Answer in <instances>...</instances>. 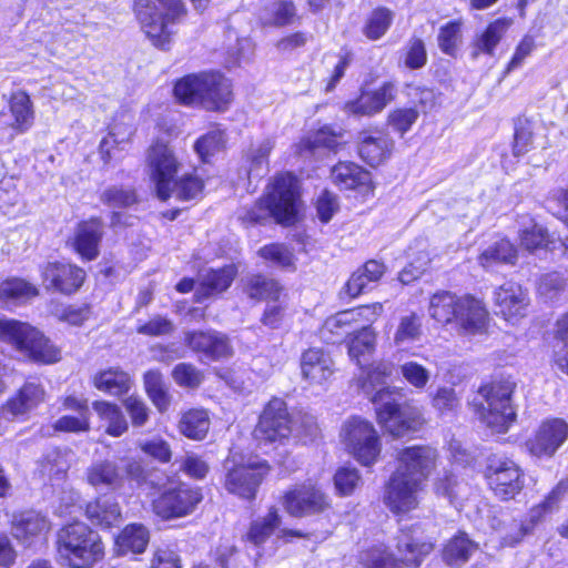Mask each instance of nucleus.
Returning <instances> with one entry per match:
<instances>
[{"mask_svg":"<svg viewBox=\"0 0 568 568\" xmlns=\"http://www.w3.org/2000/svg\"><path fill=\"white\" fill-rule=\"evenodd\" d=\"M298 181L291 173L277 175L266 195L252 207L245 209L240 219L246 225L263 224L270 219L292 224L298 210Z\"/></svg>","mask_w":568,"mask_h":568,"instance_id":"nucleus-1","label":"nucleus"},{"mask_svg":"<svg viewBox=\"0 0 568 568\" xmlns=\"http://www.w3.org/2000/svg\"><path fill=\"white\" fill-rule=\"evenodd\" d=\"M104 544L98 532L85 523L74 521L63 526L57 535V556L68 568H93L103 560Z\"/></svg>","mask_w":568,"mask_h":568,"instance_id":"nucleus-2","label":"nucleus"},{"mask_svg":"<svg viewBox=\"0 0 568 568\" xmlns=\"http://www.w3.org/2000/svg\"><path fill=\"white\" fill-rule=\"evenodd\" d=\"M174 95L183 104L220 111L231 102L232 87L221 73L203 72L181 79L174 87Z\"/></svg>","mask_w":568,"mask_h":568,"instance_id":"nucleus-3","label":"nucleus"},{"mask_svg":"<svg viewBox=\"0 0 568 568\" xmlns=\"http://www.w3.org/2000/svg\"><path fill=\"white\" fill-rule=\"evenodd\" d=\"M0 339L11 344L28 359L40 364L60 361V349L28 323L0 316Z\"/></svg>","mask_w":568,"mask_h":568,"instance_id":"nucleus-4","label":"nucleus"},{"mask_svg":"<svg viewBox=\"0 0 568 568\" xmlns=\"http://www.w3.org/2000/svg\"><path fill=\"white\" fill-rule=\"evenodd\" d=\"M516 384L509 379L494 381L478 389L480 402L475 404L481 423L496 433H505L516 419L513 394Z\"/></svg>","mask_w":568,"mask_h":568,"instance_id":"nucleus-5","label":"nucleus"},{"mask_svg":"<svg viewBox=\"0 0 568 568\" xmlns=\"http://www.w3.org/2000/svg\"><path fill=\"white\" fill-rule=\"evenodd\" d=\"M399 396L395 389L382 388L372 397L378 423L393 437L416 432L423 424L419 409L408 403H398Z\"/></svg>","mask_w":568,"mask_h":568,"instance_id":"nucleus-6","label":"nucleus"},{"mask_svg":"<svg viewBox=\"0 0 568 568\" xmlns=\"http://www.w3.org/2000/svg\"><path fill=\"white\" fill-rule=\"evenodd\" d=\"M166 10L165 14L158 11L151 0H135L134 11L145 34L153 44L164 49L170 43L169 23L184 13L181 0H158Z\"/></svg>","mask_w":568,"mask_h":568,"instance_id":"nucleus-7","label":"nucleus"},{"mask_svg":"<svg viewBox=\"0 0 568 568\" xmlns=\"http://www.w3.org/2000/svg\"><path fill=\"white\" fill-rule=\"evenodd\" d=\"M339 436L346 450L362 465L376 463L381 454V440L371 422L353 416L343 424Z\"/></svg>","mask_w":568,"mask_h":568,"instance_id":"nucleus-8","label":"nucleus"},{"mask_svg":"<svg viewBox=\"0 0 568 568\" xmlns=\"http://www.w3.org/2000/svg\"><path fill=\"white\" fill-rule=\"evenodd\" d=\"M146 165L158 197L166 201L172 195V183L182 166L174 150L162 141L154 142L148 149Z\"/></svg>","mask_w":568,"mask_h":568,"instance_id":"nucleus-9","label":"nucleus"},{"mask_svg":"<svg viewBox=\"0 0 568 568\" xmlns=\"http://www.w3.org/2000/svg\"><path fill=\"white\" fill-rule=\"evenodd\" d=\"M494 494L503 499H513L524 488V474L519 466L505 456H491L485 471Z\"/></svg>","mask_w":568,"mask_h":568,"instance_id":"nucleus-10","label":"nucleus"},{"mask_svg":"<svg viewBox=\"0 0 568 568\" xmlns=\"http://www.w3.org/2000/svg\"><path fill=\"white\" fill-rule=\"evenodd\" d=\"M293 434V419L281 398L271 399L260 416L254 436L260 443H282Z\"/></svg>","mask_w":568,"mask_h":568,"instance_id":"nucleus-11","label":"nucleus"},{"mask_svg":"<svg viewBox=\"0 0 568 568\" xmlns=\"http://www.w3.org/2000/svg\"><path fill=\"white\" fill-rule=\"evenodd\" d=\"M224 488L232 495L251 500L254 499L257 489L268 473L265 463H248L230 466L225 464Z\"/></svg>","mask_w":568,"mask_h":568,"instance_id":"nucleus-12","label":"nucleus"},{"mask_svg":"<svg viewBox=\"0 0 568 568\" xmlns=\"http://www.w3.org/2000/svg\"><path fill=\"white\" fill-rule=\"evenodd\" d=\"M396 550L402 568H418L434 550V542L418 524L403 526L396 536Z\"/></svg>","mask_w":568,"mask_h":568,"instance_id":"nucleus-13","label":"nucleus"},{"mask_svg":"<svg viewBox=\"0 0 568 568\" xmlns=\"http://www.w3.org/2000/svg\"><path fill=\"white\" fill-rule=\"evenodd\" d=\"M283 507L293 517L322 514L331 507L328 496L312 484L296 485L283 496Z\"/></svg>","mask_w":568,"mask_h":568,"instance_id":"nucleus-14","label":"nucleus"},{"mask_svg":"<svg viewBox=\"0 0 568 568\" xmlns=\"http://www.w3.org/2000/svg\"><path fill=\"white\" fill-rule=\"evenodd\" d=\"M184 344L201 361L217 362L230 358L233 355V347L225 333L215 329L185 331Z\"/></svg>","mask_w":568,"mask_h":568,"instance_id":"nucleus-15","label":"nucleus"},{"mask_svg":"<svg viewBox=\"0 0 568 568\" xmlns=\"http://www.w3.org/2000/svg\"><path fill=\"white\" fill-rule=\"evenodd\" d=\"M202 500L199 488L181 484L175 488L163 491L153 500L154 513L163 519H172L187 516L193 513Z\"/></svg>","mask_w":568,"mask_h":568,"instance_id":"nucleus-16","label":"nucleus"},{"mask_svg":"<svg viewBox=\"0 0 568 568\" xmlns=\"http://www.w3.org/2000/svg\"><path fill=\"white\" fill-rule=\"evenodd\" d=\"M568 438V423L551 418L541 423L535 435L526 442L528 452L538 458H551Z\"/></svg>","mask_w":568,"mask_h":568,"instance_id":"nucleus-17","label":"nucleus"},{"mask_svg":"<svg viewBox=\"0 0 568 568\" xmlns=\"http://www.w3.org/2000/svg\"><path fill=\"white\" fill-rule=\"evenodd\" d=\"M437 452L429 446L406 447L397 454L396 471L413 483L423 484L435 468Z\"/></svg>","mask_w":568,"mask_h":568,"instance_id":"nucleus-18","label":"nucleus"},{"mask_svg":"<svg viewBox=\"0 0 568 568\" xmlns=\"http://www.w3.org/2000/svg\"><path fill=\"white\" fill-rule=\"evenodd\" d=\"M568 494V478L561 479L557 485L545 496V498L537 505L530 508L528 513L527 524L513 523L515 529L518 530L517 537H505L508 545L518 542L525 535L532 531V529L540 524L547 515L557 511L560 504Z\"/></svg>","mask_w":568,"mask_h":568,"instance_id":"nucleus-19","label":"nucleus"},{"mask_svg":"<svg viewBox=\"0 0 568 568\" xmlns=\"http://www.w3.org/2000/svg\"><path fill=\"white\" fill-rule=\"evenodd\" d=\"M43 284L63 294L77 292L85 280V271L74 264L50 262L41 271Z\"/></svg>","mask_w":568,"mask_h":568,"instance_id":"nucleus-20","label":"nucleus"},{"mask_svg":"<svg viewBox=\"0 0 568 568\" xmlns=\"http://www.w3.org/2000/svg\"><path fill=\"white\" fill-rule=\"evenodd\" d=\"M50 528L48 518L34 510L14 513L11 518V534L26 547L44 539Z\"/></svg>","mask_w":568,"mask_h":568,"instance_id":"nucleus-21","label":"nucleus"},{"mask_svg":"<svg viewBox=\"0 0 568 568\" xmlns=\"http://www.w3.org/2000/svg\"><path fill=\"white\" fill-rule=\"evenodd\" d=\"M420 489L422 484L413 483V479L395 470L386 489L385 503L396 514L408 513L417 507V493Z\"/></svg>","mask_w":568,"mask_h":568,"instance_id":"nucleus-22","label":"nucleus"},{"mask_svg":"<svg viewBox=\"0 0 568 568\" xmlns=\"http://www.w3.org/2000/svg\"><path fill=\"white\" fill-rule=\"evenodd\" d=\"M494 302L505 320L516 321L526 315L529 305L528 292L520 284L508 281L494 291Z\"/></svg>","mask_w":568,"mask_h":568,"instance_id":"nucleus-23","label":"nucleus"},{"mask_svg":"<svg viewBox=\"0 0 568 568\" xmlns=\"http://www.w3.org/2000/svg\"><path fill=\"white\" fill-rule=\"evenodd\" d=\"M102 237L103 222L99 217H92L77 225L71 245L82 260L93 261L100 254Z\"/></svg>","mask_w":568,"mask_h":568,"instance_id":"nucleus-24","label":"nucleus"},{"mask_svg":"<svg viewBox=\"0 0 568 568\" xmlns=\"http://www.w3.org/2000/svg\"><path fill=\"white\" fill-rule=\"evenodd\" d=\"M488 321V312L480 300L471 295L462 296L453 323L466 335L483 333Z\"/></svg>","mask_w":568,"mask_h":568,"instance_id":"nucleus-25","label":"nucleus"},{"mask_svg":"<svg viewBox=\"0 0 568 568\" xmlns=\"http://www.w3.org/2000/svg\"><path fill=\"white\" fill-rule=\"evenodd\" d=\"M396 87L392 82H385L371 92H363L356 100L345 104V111L356 116H372L381 112L395 99Z\"/></svg>","mask_w":568,"mask_h":568,"instance_id":"nucleus-26","label":"nucleus"},{"mask_svg":"<svg viewBox=\"0 0 568 568\" xmlns=\"http://www.w3.org/2000/svg\"><path fill=\"white\" fill-rule=\"evenodd\" d=\"M301 374L308 384L322 385L334 374L333 359L322 348H308L301 356Z\"/></svg>","mask_w":568,"mask_h":568,"instance_id":"nucleus-27","label":"nucleus"},{"mask_svg":"<svg viewBox=\"0 0 568 568\" xmlns=\"http://www.w3.org/2000/svg\"><path fill=\"white\" fill-rule=\"evenodd\" d=\"M87 519L101 529L116 527L122 523V511L113 496H100L85 506Z\"/></svg>","mask_w":568,"mask_h":568,"instance_id":"nucleus-28","label":"nucleus"},{"mask_svg":"<svg viewBox=\"0 0 568 568\" xmlns=\"http://www.w3.org/2000/svg\"><path fill=\"white\" fill-rule=\"evenodd\" d=\"M236 275L234 265H227L219 270H206L199 275L196 298H203L224 292L230 287Z\"/></svg>","mask_w":568,"mask_h":568,"instance_id":"nucleus-29","label":"nucleus"},{"mask_svg":"<svg viewBox=\"0 0 568 568\" xmlns=\"http://www.w3.org/2000/svg\"><path fill=\"white\" fill-rule=\"evenodd\" d=\"M393 146V140L383 132L375 134L363 132L359 136L358 153L365 162L375 166L387 158Z\"/></svg>","mask_w":568,"mask_h":568,"instance_id":"nucleus-30","label":"nucleus"},{"mask_svg":"<svg viewBox=\"0 0 568 568\" xmlns=\"http://www.w3.org/2000/svg\"><path fill=\"white\" fill-rule=\"evenodd\" d=\"M87 481L97 489H116L122 486L123 473L116 463L101 460L93 463L87 469Z\"/></svg>","mask_w":568,"mask_h":568,"instance_id":"nucleus-31","label":"nucleus"},{"mask_svg":"<svg viewBox=\"0 0 568 568\" xmlns=\"http://www.w3.org/2000/svg\"><path fill=\"white\" fill-rule=\"evenodd\" d=\"M477 549V542L471 540L466 532L458 531L444 546L443 560L453 568H460Z\"/></svg>","mask_w":568,"mask_h":568,"instance_id":"nucleus-32","label":"nucleus"},{"mask_svg":"<svg viewBox=\"0 0 568 568\" xmlns=\"http://www.w3.org/2000/svg\"><path fill=\"white\" fill-rule=\"evenodd\" d=\"M333 182L344 190L368 187L372 183L371 174L353 162H339L331 172Z\"/></svg>","mask_w":568,"mask_h":568,"instance_id":"nucleus-33","label":"nucleus"},{"mask_svg":"<svg viewBox=\"0 0 568 568\" xmlns=\"http://www.w3.org/2000/svg\"><path fill=\"white\" fill-rule=\"evenodd\" d=\"M150 540V534L142 524H130L115 538V552L118 556L128 554H142Z\"/></svg>","mask_w":568,"mask_h":568,"instance_id":"nucleus-34","label":"nucleus"},{"mask_svg":"<svg viewBox=\"0 0 568 568\" xmlns=\"http://www.w3.org/2000/svg\"><path fill=\"white\" fill-rule=\"evenodd\" d=\"M385 265L378 261L371 260L362 267L357 268L349 280L345 288L351 297H356L365 290L371 288V284L377 283L385 273Z\"/></svg>","mask_w":568,"mask_h":568,"instance_id":"nucleus-35","label":"nucleus"},{"mask_svg":"<svg viewBox=\"0 0 568 568\" xmlns=\"http://www.w3.org/2000/svg\"><path fill=\"white\" fill-rule=\"evenodd\" d=\"M92 408L103 423L108 435L120 437L128 432L129 423L119 405L106 400H95L92 403Z\"/></svg>","mask_w":568,"mask_h":568,"instance_id":"nucleus-36","label":"nucleus"},{"mask_svg":"<svg viewBox=\"0 0 568 568\" xmlns=\"http://www.w3.org/2000/svg\"><path fill=\"white\" fill-rule=\"evenodd\" d=\"M44 395L45 392L40 382L37 379L28 381L18 394L8 402L7 409L13 416L23 415L43 402Z\"/></svg>","mask_w":568,"mask_h":568,"instance_id":"nucleus-37","label":"nucleus"},{"mask_svg":"<svg viewBox=\"0 0 568 568\" xmlns=\"http://www.w3.org/2000/svg\"><path fill=\"white\" fill-rule=\"evenodd\" d=\"M92 383L97 389L112 396L126 394L132 386L130 375L119 367H111L97 373Z\"/></svg>","mask_w":568,"mask_h":568,"instance_id":"nucleus-38","label":"nucleus"},{"mask_svg":"<svg viewBox=\"0 0 568 568\" xmlns=\"http://www.w3.org/2000/svg\"><path fill=\"white\" fill-rule=\"evenodd\" d=\"M517 261V250L514 244L503 239L489 245L478 256V263L487 271H493L501 264L514 265Z\"/></svg>","mask_w":568,"mask_h":568,"instance_id":"nucleus-39","label":"nucleus"},{"mask_svg":"<svg viewBox=\"0 0 568 568\" xmlns=\"http://www.w3.org/2000/svg\"><path fill=\"white\" fill-rule=\"evenodd\" d=\"M510 26L511 20L507 18H499L489 23L475 39L473 57L476 58L479 53L493 55L495 48Z\"/></svg>","mask_w":568,"mask_h":568,"instance_id":"nucleus-40","label":"nucleus"},{"mask_svg":"<svg viewBox=\"0 0 568 568\" xmlns=\"http://www.w3.org/2000/svg\"><path fill=\"white\" fill-rule=\"evenodd\" d=\"M210 417L205 409L192 408L181 415L178 427L185 437L202 440L210 429Z\"/></svg>","mask_w":568,"mask_h":568,"instance_id":"nucleus-41","label":"nucleus"},{"mask_svg":"<svg viewBox=\"0 0 568 568\" xmlns=\"http://www.w3.org/2000/svg\"><path fill=\"white\" fill-rule=\"evenodd\" d=\"M462 297L448 291L435 293L429 302V315L440 324L453 323Z\"/></svg>","mask_w":568,"mask_h":568,"instance_id":"nucleus-42","label":"nucleus"},{"mask_svg":"<svg viewBox=\"0 0 568 568\" xmlns=\"http://www.w3.org/2000/svg\"><path fill=\"white\" fill-rule=\"evenodd\" d=\"M9 108L14 119L11 126L19 132L29 130L33 123L34 111L31 99L27 92L18 91L12 93Z\"/></svg>","mask_w":568,"mask_h":568,"instance_id":"nucleus-43","label":"nucleus"},{"mask_svg":"<svg viewBox=\"0 0 568 568\" xmlns=\"http://www.w3.org/2000/svg\"><path fill=\"white\" fill-rule=\"evenodd\" d=\"M392 367L386 363H378L368 368L367 372H362L358 376V386L369 397L376 394L382 388L392 389L387 386V378L389 377Z\"/></svg>","mask_w":568,"mask_h":568,"instance_id":"nucleus-44","label":"nucleus"},{"mask_svg":"<svg viewBox=\"0 0 568 568\" xmlns=\"http://www.w3.org/2000/svg\"><path fill=\"white\" fill-rule=\"evenodd\" d=\"M282 518L278 510L271 508L262 518L254 520L246 534V540L255 546L265 542L281 525Z\"/></svg>","mask_w":568,"mask_h":568,"instance_id":"nucleus-45","label":"nucleus"},{"mask_svg":"<svg viewBox=\"0 0 568 568\" xmlns=\"http://www.w3.org/2000/svg\"><path fill=\"white\" fill-rule=\"evenodd\" d=\"M520 244L529 252L540 248H545L550 252L558 250V240L551 239L548 231L536 223L521 231Z\"/></svg>","mask_w":568,"mask_h":568,"instance_id":"nucleus-46","label":"nucleus"},{"mask_svg":"<svg viewBox=\"0 0 568 568\" xmlns=\"http://www.w3.org/2000/svg\"><path fill=\"white\" fill-rule=\"evenodd\" d=\"M376 345V335L372 327L359 329L348 344V354L356 364L363 368L367 362L366 356H369Z\"/></svg>","mask_w":568,"mask_h":568,"instance_id":"nucleus-47","label":"nucleus"},{"mask_svg":"<svg viewBox=\"0 0 568 568\" xmlns=\"http://www.w3.org/2000/svg\"><path fill=\"white\" fill-rule=\"evenodd\" d=\"M281 286L273 278L263 275H252L245 283L246 294L254 300L277 301L281 294Z\"/></svg>","mask_w":568,"mask_h":568,"instance_id":"nucleus-48","label":"nucleus"},{"mask_svg":"<svg viewBox=\"0 0 568 568\" xmlns=\"http://www.w3.org/2000/svg\"><path fill=\"white\" fill-rule=\"evenodd\" d=\"M363 568H402L395 555L384 546H374L359 554Z\"/></svg>","mask_w":568,"mask_h":568,"instance_id":"nucleus-49","label":"nucleus"},{"mask_svg":"<svg viewBox=\"0 0 568 568\" xmlns=\"http://www.w3.org/2000/svg\"><path fill=\"white\" fill-rule=\"evenodd\" d=\"M436 493L449 500L455 507L462 505L467 497V484L459 481L453 474H445L435 484Z\"/></svg>","mask_w":568,"mask_h":568,"instance_id":"nucleus-50","label":"nucleus"},{"mask_svg":"<svg viewBox=\"0 0 568 568\" xmlns=\"http://www.w3.org/2000/svg\"><path fill=\"white\" fill-rule=\"evenodd\" d=\"M422 336V316L416 313L404 315L399 318L394 343L396 346L418 341Z\"/></svg>","mask_w":568,"mask_h":568,"instance_id":"nucleus-51","label":"nucleus"},{"mask_svg":"<svg viewBox=\"0 0 568 568\" xmlns=\"http://www.w3.org/2000/svg\"><path fill=\"white\" fill-rule=\"evenodd\" d=\"M39 294L38 288L21 278H11L0 284V298L26 302Z\"/></svg>","mask_w":568,"mask_h":568,"instance_id":"nucleus-52","label":"nucleus"},{"mask_svg":"<svg viewBox=\"0 0 568 568\" xmlns=\"http://www.w3.org/2000/svg\"><path fill=\"white\" fill-rule=\"evenodd\" d=\"M274 148V141L265 139L257 144H253L247 152L250 162L248 174L261 175L267 172L268 155Z\"/></svg>","mask_w":568,"mask_h":568,"instance_id":"nucleus-53","label":"nucleus"},{"mask_svg":"<svg viewBox=\"0 0 568 568\" xmlns=\"http://www.w3.org/2000/svg\"><path fill=\"white\" fill-rule=\"evenodd\" d=\"M554 362L559 371L568 375V314L557 322Z\"/></svg>","mask_w":568,"mask_h":568,"instance_id":"nucleus-54","label":"nucleus"},{"mask_svg":"<svg viewBox=\"0 0 568 568\" xmlns=\"http://www.w3.org/2000/svg\"><path fill=\"white\" fill-rule=\"evenodd\" d=\"M394 14L387 8H377L368 17L363 32L371 40L382 38L389 29Z\"/></svg>","mask_w":568,"mask_h":568,"instance_id":"nucleus-55","label":"nucleus"},{"mask_svg":"<svg viewBox=\"0 0 568 568\" xmlns=\"http://www.w3.org/2000/svg\"><path fill=\"white\" fill-rule=\"evenodd\" d=\"M439 49L447 55H456L462 43V22L449 21L439 29L437 36Z\"/></svg>","mask_w":568,"mask_h":568,"instance_id":"nucleus-56","label":"nucleus"},{"mask_svg":"<svg viewBox=\"0 0 568 568\" xmlns=\"http://www.w3.org/2000/svg\"><path fill=\"white\" fill-rule=\"evenodd\" d=\"M534 124L527 119H518L515 123L513 154L525 155L534 148Z\"/></svg>","mask_w":568,"mask_h":568,"instance_id":"nucleus-57","label":"nucleus"},{"mask_svg":"<svg viewBox=\"0 0 568 568\" xmlns=\"http://www.w3.org/2000/svg\"><path fill=\"white\" fill-rule=\"evenodd\" d=\"M462 398L450 386L439 387L432 397V405L439 415H450L460 408Z\"/></svg>","mask_w":568,"mask_h":568,"instance_id":"nucleus-58","label":"nucleus"},{"mask_svg":"<svg viewBox=\"0 0 568 568\" xmlns=\"http://www.w3.org/2000/svg\"><path fill=\"white\" fill-rule=\"evenodd\" d=\"M225 134L220 130H213L199 138L194 144V150L203 161L222 151L225 148Z\"/></svg>","mask_w":568,"mask_h":568,"instance_id":"nucleus-59","label":"nucleus"},{"mask_svg":"<svg viewBox=\"0 0 568 568\" xmlns=\"http://www.w3.org/2000/svg\"><path fill=\"white\" fill-rule=\"evenodd\" d=\"M341 133L334 132L331 128L324 126L304 142V146L312 153L318 149L335 151L341 144Z\"/></svg>","mask_w":568,"mask_h":568,"instance_id":"nucleus-60","label":"nucleus"},{"mask_svg":"<svg viewBox=\"0 0 568 568\" xmlns=\"http://www.w3.org/2000/svg\"><path fill=\"white\" fill-rule=\"evenodd\" d=\"M203 190V182L192 174H185L172 183V194L178 199L187 201L195 199Z\"/></svg>","mask_w":568,"mask_h":568,"instance_id":"nucleus-61","label":"nucleus"},{"mask_svg":"<svg viewBox=\"0 0 568 568\" xmlns=\"http://www.w3.org/2000/svg\"><path fill=\"white\" fill-rule=\"evenodd\" d=\"M418 116L419 112L415 108H398L389 112L387 122L394 131L403 136L410 130Z\"/></svg>","mask_w":568,"mask_h":568,"instance_id":"nucleus-62","label":"nucleus"},{"mask_svg":"<svg viewBox=\"0 0 568 568\" xmlns=\"http://www.w3.org/2000/svg\"><path fill=\"white\" fill-rule=\"evenodd\" d=\"M297 17L296 8L291 0L276 1L272 7L271 17L265 19V24L284 27L292 24Z\"/></svg>","mask_w":568,"mask_h":568,"instance_id":"nucleus-63","label":"nucleus"},{"mask_svg":"<svg viewBox=\"0 0 568 568\" xmlns=\"http://www.w3.org/2000/svg\"><path fill=\"white\" fill-rule=\"evenodd\" d=\"M399 371L404 379L417 389L425 388L430 379V372L413 361L402 364Z\"/></svg>","mask_w":568,"mask_h":568,"instance_id":"nucleus-64","label":"nucleus"}]
</instances>
